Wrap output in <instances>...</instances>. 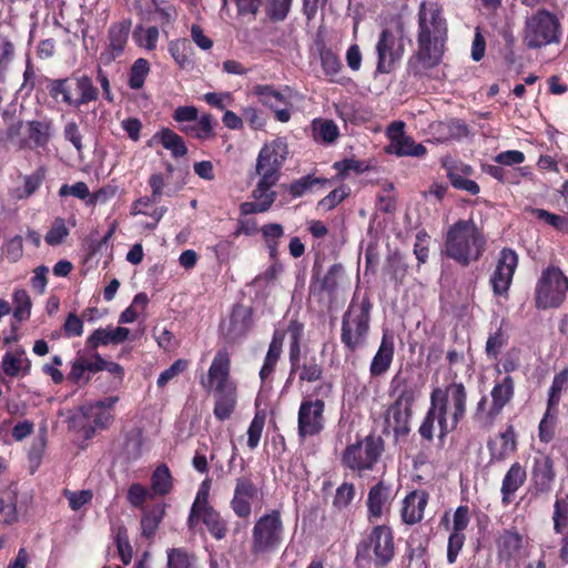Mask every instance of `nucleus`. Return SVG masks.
<instances>
[{
    "instance_id": "nucleus-1",
    "label": "nucleus",
    "mask_w": 568,
    "mask_h": 568,
    "mask_svg": "<svg viewBox=\"0 0 568 568\" xmlns=\"http://www.w3.org/2000/svg\"><path fill=\"white\" fill-rule=\"evenodd\" d=\"M417 50L407 62V73L423 78L442 63L448 39V23L437 2L423 1L418 8Z\"/></svg>"
},
{
    "instance_id": "nucleus-2",
    "label": "nucleus",
    "mask_w": 568,
    "mask_h": 568,
    "mask_svg": "<svg viewBox=\"0 0 568 568\" xmlns=\"http://www.w3.org/2000/svg\"><path fill=\"white\" fill-rule=\"evenodd\" d=\"M430 406L418 428L420 437L428 443L434 439L435 420L443 438L455 430L464 419L467 407V392L462 382H453L445 388L434 387L430 392Z\"/></svg>"
},
{
    "instance_id": "nucleus-3",
    "label": "nucleus",
    "mask_w": 568,
    "mask_h": 568,
    "mask_svg": "<svg viewBox=\"0 0 568 568\" xmlns=\"http://www.w3.org/2000/svg\"><path fill=\"white\" fill-rule=\"evenodd\" d=\"M214 395L213 414L220 422L229 419L237 406V385L231 377V354L227 347L219 348L210 365L207 379L201 381Z\"/></svg>"
},
{
    "instance_id": "nucleus-4",
    "label": "nucleus",
    "mask_w": 568,
    "mask_h": 568,
    "mask_svg": "<svg viewBox=\"0 0 568 568\" xmlns=\"http://www.w3.org/2000/svg\"><path fill=\"white\" fill-rule=\"evenodd\" d=\"M52 100L59 106L81 112L84 106L97 102L100 97L99 88L88 74L71 73L64 78H49L43 75L39 80Z\"/></svg>"
},
{
    "instance_id": "nucleus-5",
    "label": "nucleus",
    "mask_w": 568,
    "mask_h": 568,
    "mask_svg": "<svg viewBox=\"0 0 568 568\" xmlns=\"http://www.w3.org/2000/svg\"><path fill=\"white\" fill-rule=\"evenodd\" d=\"M487 246V239L473 219L458 220L444 235V254L463 267L478 262Z\"/></svg>"
},
{
    "instance_id": "nucleus-6",
    "label": "nucleus",
    "mask_w": 568,
    "mask_h": 568,
    "mask_svg": "<svg viewBox=\"0 0 568 568\" xmlns=\"http://www.w3.org/2000/svg\"><path fill=\"white\" fill-rule=\"evenodd\" d=\"M406 26L402 16L392 17L382 29L375 51L376 72L390 73L405 53Z\"/></svg>"
},
{
    "instance_id": "nucleus-7",
    "label": "nucleus",
    "mask_w": 568,
    "mask_h": 568,
    "mask_svg": "<svg viewBox=\"0 0 568 568\" xmlns=\"http://www.w3.org/2000/svg\"><path fill=\"white\" fill-rule=\"evenodd\" d=\"M389 393L395 396L394 403L388 408V414L394 419V432L396 435L406 436L410 432L413 406L419 396L420 388L412 377L397 373L390 381Z\"/></svg>"
},
{
    "instance_id": "nucleus-8",
    "label": "nucleus",
    "mask_w": 568,
    "mask_h": 568,
    "mask_svg": "<svg viewBox=\"0 0 568 568\" xmlns=\"http://www.w3.org/2000/svg\"><path fill=\"white\" fill-rule=\"evenodd\" d=\"M395 557L394 532L388 525H373L361 534L357 559L371 560L375 568H386Z\"/></svg>"
},
{
    "instance_id": "nucleus-9",
    "label": "nucleus",
    "mask_w": 568,
    "mask_h": 568,
    "mask_svg": "<svg viewBox=\"0 0 568 568\" xmlns=\"http://www.w3.org/2000/svg\"><path fill=\"white\" fill-rule=\"evenodd\" d=\"M284 540V525L280 510L273 509L262 515L252 529L250 551L255 558L276 552Z\"/></svg>"
},
{
    "instance_id": "nucleus-10",
    "label": "nucleus",
    "mask_w": 568,
    "mask_h": 568,
    "mask_svg": "<svg viewBox=\"0 0 568 568\" xmlns=\"http://www.w3.org/2000/svg\"><path fill=\"white\" fill-rule=\"evenodd\" d=\"M562 27L557 14L539 9L527 18L524 42L529 49H540L561 41Z\"/></svg>"
},
{
    "instance_id": "nucleus-11",
    "label": "nucleus",
    "mask_w": 568,
    "mask_h": 568,
    "mask_svg": "<svg viewBox=\"0 0 568 568\" xmlns=\"http://www.w3.org/2000/svg\"><path fill=\"white\" fill-rule=\"evenodd\" d=\"M568 277L560 267L542 270L535 286V306L538 310L558 308L567 298Z\"/></svg>"
},
{
    "instance_id": "nucleus-12",
    "label": "nucleus",
    "mask_w": 568,
    "mask_h": 568,
    "mask_svg": "<svg viewBox=\"0 0 568 568\" xmlns=\"http://www.w3.org/2000/svg\"><path fill=\"white\" fill-rule=\"evenodd\" d=\"M118 402V396H109L79 407L80 415L74 418V422H79L87 439L92 438L98 429H106L112 424L113 410Z\"/></svg>"
},
{
    "instance_id": "nucleus-13",
    "label": "nucleus",
    "mask_w": 568,
    "mask_h": 568,
    "mask_svg": "<svg viewBox=\"0 0 568 568\" xmlns=\"http://www.w3.org/2000/svg\"><path fill=\"white\" fill-rule=\"evenodd\" d=\"M344 277L345 271L339 263L333 264L323 277H320L316 267H314L310 283V297L324 305H331L335 300L336 290Z\"/></svg>"
},
{
    "instance_id": "nucleus-14",
    "label": "nucleus",
    "mask_w": 568,
    "mask_h": 568,
    "mask_svg": "<svg viewBox=\"0 0 568 568\" xmlns=\"http://www.w3.org/2000/svg\"><path fill=\"white\" fill-rule=\"evenodd\" d=\"M287 154V143L283 139H275L264 144L256 159V174L260 176L271 175L272 180L278 181L280 170L286 161Z\"/></svg>"
},
{
    "instance_id": "nucleus-15",
    "label": "nucleus",
    "mask_w": 568,
    "mask_h": 568,
    "mask_svg": "<svg viewBox=\"0 0 568 568\" xmlns=\"http://www.w3.org/2000/svg\"><path fill=\"white\" fill-rule=\"evenodd\" d=\"M554 458L546 453L538 452L532 457L530 467V491L532 496L549 495L556 480Z\"/></svg>"
},
{
    "instance_id": "nucleus-16",
    "label": "nucleus",
    "mask_w": 568,
    "mask_h": 568,
    "mask_svg": "<svg viewBox=\"0 0 568 568\" xmlns=\"http://www.w3.org/2000/svg\"><path fill=\"white\" fill-rule=\"evenodd\" d=\"M405 122L393 121L386 129V135L389 143L385 146L387 154L396 156L423 158L427 149L422 143H416L414 139L405 133Z\"/></svg>"
},
{
    "instance_id": "nucleus-17",
    "label": "nucleus",
    "mask_w": 568,
    "mask_h": 568,
    "mask_svg": "<svg viewBox=\"0 0 568 568\" xmlns=\"http://www.w3.org/2000/svg\"><path fill=\"white\" fill-rule=\"evenodd\" d=\"M324 407L322 399L305 398L298 408L297 434L301 440L318 435L324 428Z\"/></svg>"
},
{
    "instance_id": "nucleus-18",
    "label": "nucleus",
    "mask_w": 568,
    "mask_h": 568,
    "mask_svg": "<svg viewBox=\"0 0 568 568\" xmlns=\"http://www.w3.org/2000/svg\"><path fill=\"white\" fill-rule=\"evenodd\" d=\"M518 266V254L509 247L500 251L495 271L489 283L496 296H507L515 271Z\"/></svg>"
},
{
    "instance_id": "nucleus-19",
    "label": "nucleus",
    "mask_w": 568,
    "mask_h": 568,
    "mask_svg": "<svg viewBox=\"0 0 568 568\" xmlns=\"http://www.w3.org/2000/svg\"><path fill=\"white\" fill-rule=\"evenodd\" d=\"M252 94L261 104L274 112L278 122L286 123L291 120L293 104L282 91L271 84H256L252 88Z\"/></svg>"
},
{
    "instance_id": "nucleus-20",
    "label": "nucleus",
    "mask_w": 568,
    "mask_h": 568,
    "mask_svg": "<svg viewBox=\"0 0 568 568\" xmlns=\"http://www.w3.org/2000/svg\"><path fill=\"white\" fill-rule=\"evenodd\" d=\"M132 21L131 19H123L113 22L108 30V45L101 52L100 59L109 64L124 54L128 45L129 37L131 33Z\"/></svg>"
},
{
    "instance_id": "nucleus-21",
    "label": "nucleus",
    "mask_w": 568,
    "mask_h": 568,
    "mask_svg": "<svg viewBox=\"0 0 568 568\" xmlns=\"http://www.w3.org/2000/svg\"><path fill=\"white\" fill-rule=\"evenodd\" d=\"M258 496V487L252 475L241 476L235 480V488L230 506L236 517L246 519L252 514V501Z\"/></svg>"
},
{
    "instance_id": "nucleus-22",
    "label": "nucleus",
    "mask_w": 568,
    "mask_h": 568,
    "mask_svg": "<svg viewBox=\"0 0 568 568\" xmlns=\"http://www.w3.org/2000/svg\"><path fill=\"white\" fill-rule=\"evenodd\" d=\"M491 403L485 414V424L491 425L501 414L503 409L508 405L515 396V381L510 375H506L495 382L490 390Z\"/></svg>"
},
{
    "instance_id": "nucleus-23",
    "label": "nucleus",
    "mask_w": 568,
    "mask_h": 568,
    "mask_svg": "<svg viewBox=\"0 0 568 568\" xmlns=\"http://www.w3.org/2000/svg\"><path fill=\"white\" fill-rule=\"evenodd\" d=\"M429 494L423 489H415L406 495L400 509V518L406 525H415L423 520L428 504Z\"/></svg>"
},
{
    "instance_id": "nucleus-24",
    "label": "nucleus",
    "mask_w": 568,
    "mask_h": 568,
    "mask_svg": "<svg viewBox=\"0 0 568 568\" xmlns=\"http://www.w3.org/2000/svg\"><path fill=\"white\" fill-rule=\"evenodd\" d=\"M149 186L151 187L150 196H141L133 202L132 212L138 210H143V207H149L150 205L158 203L163 195L174 196L179 190L182 189V185L178 187L168 186L164 181V175L162 173H153L150 175L148 180Z\"/></svg>"
},
{
    "instance_id": "nucleus-25",
    "label": "nucleus",
    "mask_w": 568,
    "mask_h": 568,
    "mask_svg": "<svg viewBox=\"0 0 568 568\" xmlns=\"http://www.w3.org/2000/svg\"><path fill=\"white\" fill-rule=\"evenodd\" d=\"M527 471L519 462L510 465L506 471L500 486L501 503L507 506L513 503L516 493L525 485Z\"/></svg>"
},
{
    "instance_id": "nucleus-26",
    "label": "nucleus",
    "mask_w": 568,
    "mask_h": 568,
    "mask_svg": "<svg viewBox=\"0 0 568 568\" xmlns=\"http://www.w3.org/2000/svg\"><path fill=\"white\" fill-rule=\"evenodd\" d=\"M390 493V486L386 485L383 480L369 489L366 506L367 519L371 524L382 518L384 509L389 506Z\"/></svg>"
},
{
    "instance_id": "nucleus-27",
    "label": "nucleus",
    "mask_w": 568,
    "mask_h": 568,
    "mask_svg": "<svg viewBox=\"0 0 568 568\" xmlns=\"http://www.w3.org/2000/svg\"><path fill=\"white\" fill-rule=\"evenodd\" d=\"M394 353L395 345L393 335L384 334L379 347L369 366L372 377L383 376L389 369L393 363Z\"/></svg>"
},
{
    "instance_id": "nucleus-28",
    "label": "nucleus",
    "mask_w": 568,
    "mask_h": 568,
    "mask_svg": "<svg viewBox=\"0 0 568 568\" xmlns=\"http://www.w3.org/2000/svg\"><path fill=\"white\" fill-rule=\"evenodd\" d=\"M499 439L501 442L500 447H496L494 440H488L487 447L490 454L491 460L503 462L510 455L515 454L518 449L517 433L514 425L509 424L506 426L504 432L499 433Z\"/></svg>"
},
{
    "instance_id": "nucleus-29",
    "label": "nucleus",
    "mask_w": 568,
    "mask_h": 568,
    "mask_svg": "<svg viewBox=\"0 0 568 568\" xmlns=\"http://www.w3.org/2000/svg\"><path fill=\"white\" fill-rule=\"evenodd\" d=\"M130 335V329L126 327L119 326L116 328H97L87 338V346L91 349H97L100 346L109 344H122Z\"/></svg>"
},
{
    "instance_id": "nucleus-30",
    "label": "nucleus",
    "mask_w": 568,
    "mask_h": 568,
    "mask_svg": "<svg viewBox=\"0 0 568 568\" xmlns=\"http://www.w3.org/2000/svg\"><path fill=\"white\" fill-rule=\"evenodd\" d=\"M384 450L381 436H367L364 446L357 443V469H369L378 460Z\"/></svg>"
},
{
    "instance_id": "nucleus-31",
    "label": "nucleus",
    "mask_w": 568,
    "mask_h": 568,
    "mask_svg": "<svg viewBox=\"0 0 568 568\" xmlns=\"http://www.w3.org/2000/svg\"><path fill=\"white\" fill-rule=\"evenodd\" d=\"M284 338V332L278 329L274 331L263 365L260 369V378L263 383H265L275 372L277 362L282 354Z\"/></svg>"
},
{
    "instance_id": "nucleus-32",
    "label": "nucleus",
    "mask_w": 568,
    "mask_h": 568,
    "mask_svg": "<svg viewBox=\"0 0 568 568\" xmlns=\"http://www.w3.org/2000/svg\"><path fill=\"white\" fill-rule=\"evenodd\" d=\"M253 324V310L243 304H235L230 315L229 334L236 338L243 337Z\"/></svg>"
},
{
    "instance_id": "nucleus-33",
    "label": "nucleus",
    "mask_w": 568,
    "mask_h": 568,
    "mask_svg": "<svg viewBox=\"0 0 568 568\" xmlns=\"http://www.w3.org/2000/svg\"><path fill=\"white\" fill-rule=\"evenodd\" d=\"M298 374L300 382L315 383L323 376V365L315 354L305 352L303 361L298 363L297 368H290V378Z\"/></svg>"
},
{
    "instance_id": "nucleus-34",
    "label": "nucleus",
    "mask_w": 568,
    "mask_h": 568,
    "mask_svg": "<svg viewBox=\"0 0 568 568\" xmlns=\"http://www.w3.org/2000/svg\"><path fill=\"white\" fill-rule=\"evenodd\" d=\"M202 523L212 538L220 541L227 536L229 523L215 508L206 509L196 516V526Z\"/></svg>"
},
{
    "instance_id": "nucleus-35",
    "label": "nucleus",
    "mask_w": 568,
    "mask_h": 568,
    "mask_svg": "<svg viewBox=\"0 0 568 568\" xmlns=\"http://www.w3.org/2000/svg\"><path fill=\"white\" fill-rule=\"evenodd\" d=\"M498 557L503 560L514 559L523 548V535L515 528L505 529L496 541Z\"/></svg>"
},
{
    "instance_id": "nucleus-36",
    "label": "nucleus",
    "mask_w": 568,
    "mask_h": 568,
    "mask_svg": "<svg viewBox=\"0 0 568 568\" xmlns=\"http://www.w3.org/2000/svg\"><path fill=\"white\" fill-rule=\"evenodd\" d=\"M165 516V505L156 504L150 508H145L141 516V535L143 538L151 540L155 537L160 524Z\"/></svg>"
},
{
    "instance_id": "nucleus-37",
    "label": "nucleus",
    "mask_w": 568,
    "mask_h": 568,
    "mask_svg": "<svg viewBox=\"0 0 568 568\" xmlns=\"http://www.w3.org/2000/svg\"><path fill=\"white\" fill-rule=\"evenodd\" d=\"M210 479L203 480L200 485L187 516L186 525L189 529H194L196 527V516H199V514L206 509L209 510L214 508L210 504Z\"/></svg>"
},
{
    "instance_id": "nucleus-38",
    "label": "nucleus",
    "mask_w": 568,
    "mask_h": 568,
    "mask_svg": "<svg viewBox=\"0 0 568 568\" xmlns=\"http://www.w3.org/2000/svg\"><path fill=\"white\" fill-rule=\"evenodd\" d=\"M158 141L165 150L171 151L173 158H182L187 153V146L181 135L169 128H162L152 138Z\"/></svg>"
},
{
    "instance_id": "nucleus-39",
    "label": "nucleus",
    "mask_w": 568,
    "mask_h": 568,
    "mask_svg": "<svg viewBox=\"0 0 568 568\" xmlns=\"http://www.w3.org/2000/svg\"><path fill=\"white\" fill-rule=\"evenodd\" d=\"M408 272V265L404 262L398 252L389 254L385 261L382 273L395 285L403 284Z\"/></svg>"
},
{
    "instance_id": "nucleus-40",
    "label": "nucleus",
    "mask_w": 568,
    "mask_h": 568,
    "mask_svg": "<svg viewBox=\"0 0 568 568\" xmlns=\"http://www.w3.org/2000/svg\"><path fill=\"white\" fill-rule=\"evenodd\" d=\"M28 128V140L37 148H44L49 143L53 122L52 120H32L27 123Z\"/></svg>"
},
{
    "instance_id": "nucleus-41",
    "label": "nucleus",
    "mask_w": 568,
    "mask_h": 568,
    "mask_svg": "<svg viewBox=\"0 0 568 568\" xmlns=\"http://www.w3.org/2000/svg\"><path fill=\"white\" fill-rule=\"evenodd\" d=\"M338 135V126L333 120L320 118L312 121V136L317 143L331 144Z\"/></svg>"
},
{
    "instance_id": "nucleus-42",
    "label": "nucleus",
    "mask_w": 568,
    "mask_h": 568,
    "mask_svg": "<svg viewBox=\"0 0 568 568\" xmlns=\"http://www.w3.org/2000/svg\"><path fill=\"white\" fill-rule=\"evenodd\" d=\"M47 170L44 166H39L34 172L23 178V187L13 190L12 196L16 200H27L32 196L37 190L42 185L45 179Z\"/></svg>"
},
{
    "instance_id": "nucleus-43",
    "label": "nucleus",
    "mask_w": 568,
    "mask_h": 568,
    "mask_svg": "<svg viewBox=\"0 0 568 568\" xmlns=\"http://www.w3.org/2000/svg\"><path fill=\"white\" fill-rule=\"evenodd\" d=\"M151 490L154 495L165 496L173 489V477L166 464L159 465L151 475Z\"/></svg>"
},
{
    "instance_id": "nucleus-44",
    "label": "nucleus",
    "mask_w": 568,
    "mask_h": 568,
    "mask_svg": "<svg viewBox=\"0 0 568 568\" xmlns=\"http://www.w3.org/2000/svg\"><path fill=\"white\" fill-rule=\"evenodd\" d=\"M12 303L14 305L12 316L20 323L28 321L31 316L32 301L24 288H16L12 293Z\"/></svg>"
},
{
    "instance_id": "nucleus-45",
    "label": "nucleus",
    "mask_w": 568,
    "mask_h": 568,
    "mask_svg": "<svg viewBox=\"0 0 568 568\" xmlns=\"http://www.w3.org/2000/svg\"><path fill=\"white\" fill-rule=\"evenodd\" d=\"M276 183L277 181L272 180L271 175L260 176V181L252 192V196L256 202L267 205V211L271 209L277 196L276 192L271 190Z\"/></svg>"
},
{
    "instance_id": "nucleus-46",
    "label": "nucleus",
    "mask_w": 568,
    "mask_h": 568,
    "mask_svg": "<svg viewBox=\"0 0 568 568\" xmlns=\"http://www.w3.org/2000/svg\"><path fill=\"white\" fill-rule=\"evenodd\" d=\"M551 519L554 532H562L568 528V494L556 496Z\"/></svg>"
},
{
    "instance_id": "nucleus-47",
    "label": "nucleus",
    "mask_w": 568,
    "mask_h": 568,
    "mask_svg": "<svg viewBox=\"0 0 568 568\" xmlns=\"http://www.w3.org/2000/svg\"><path fill=\"white\" fill-rule=\"evenodd\" d=\"M212 115L204 114L194 124H187L180 128L181 132L187 136L199 140H206L213 135Z\"/></svg>"
},
{
    "instance_id": "nucleus-48",
    "label": "nucleus",
    "mask_w": 568,
    "mask_h": 568,
    "mask_svg": "<svg viewBox=\"0 0 568 568\" xmlns=\"http://www.w3.org/2000/svg\"><path fill=\"white\" fill-rule=\"evenodd\" d=\"M150 73V63L144 58L136 59L130 68L128 85L132 90H139L144 85Z\"/></svg>"
},
{
    "instance_id": "nucleus-49",
    "label": "nucleus",
    "mask_w": 568,
    "mask_h": 568,
    "mask_svg": "<svg viewBox=\"0 0 568 568\" xmlns=\"http://www.w3.org/2000/svg\"><path fill=\"white\" fill-rule=\"evenodd\" d=\"M24 355L23 348H18L14 352H6L2 357V372L6 376L14 378L18 377L22 368V356Z\"/></svg>"
},
{
    "instance_id": "nucleus-50",
    "label": "nucleus",
    "mask_w": 568,
    "mask_h": 568,
    "mask_svg": "<svg viewBox=\"0 0 568 568\" xmlns=\"http://www.w3.org/2000/svg\"><path fill=\"white\" fill-rule=\"evenodd\" d=\"M557 409L547 408L538 426V437L541 443L548 444L555 438Z\"/></svg>"
},
{
    "instance_id": "nucleus-51",
    "label": "nucleus",
    "mask_w": 568,
    "mask_h": 568,
    "mask_svg": "<svg viewBox=\"0 0 568 568\" xmlns=\"http://www.w3.org/2000/svg\"><path fill=\"white\" fill-rule=\"evenodd\" d=\"M190 51V43L186 39H178L169 44L170 54L182 69H186L192 64Z\"/></svg>"
},
{
    "instance_id": "nucleus-52",
    "label": "nucleus",
    "mask_w": 568,
    "mask_h": 568,
    "mask_svg": "<svg viewBox=\"0 0 568 568\" xmlns=\"http://www.w3.org/2000/svg\"><path fill=\"white\" fill-rule=\"evenodd\" d=\"M568 383V368H564L554 376L551 386L548 393L547 408L557 409L560 402L561 392Z\"/></svg>"
},
{
    "instance_id": "nucleus-53",
    "label": "nucleus",
    "mask_w": 568,
    "mask_h": 568,
    "mask_svg": "<svg viewBox=\"0 0 568 568\" xmlns=\"http://www.w3.org/2000/svg\"><path fill=\"white\" fill-rule=\"evenodd\" d=\"M407 568L415 565L416 568H429L428 541H420L416 547H408L406 552Z\"/></svg>"
},
{
    "instance_id": "nucleus-54",
    "label": "nucleus",
    "mask_w": 568,
    "mask_h": 568,
    "mask_svg": "<svg viewBox=\"0 0 568 568\" xmlns=\"http://www.w3.org/2000/svg\"><path fill=\"white\" fill-rule=\"evenodd\" d=\"M527 211L530 212L536 219L544 221L546 224L552 226L557 231H568V217L564 215L555 214L538 207H528Z\"/></svg>"
},
{
    "instance_id": "nucleus-55",
    "label": "nucleus",
    "mask_w": 568,
    "mask_h": 568,
    "mask_svg": "<svg viewBox=\"0 0 568 568\" xmlns=\"http://www.w3.org/2000/svg\"><path fill=\"white\" fill-rule=\"evenodd\" d=\"M1 256L8 263H17L23 257V240L21 235H14L1 246Z\"/></svg>"
},
{
    "instance_id": "nucleus-56",
    "label": "nucleus",
    "mask_w": 568,
    "mask_h": 568,
    "mask_svg": "<svg viewBox=\"0 0 568 568\" xmlns=\"http://www.w3.org/2000/svg\"><path fill=\"white\" fill-rule=\"evenodd\" d=\"M326 182V179H318L313 178L312 175H306L292 182L287 190L293 197H300L312 190L315 185H324Z\"/></svg>"
},
{
    "instance_id": "nucleus-57",
    "label": "nucleus",
    "mask_w": 568,
    "mask_h": 568,
    "mask_svg": "<svg viewBox=\"0 0 568 568\" xmlns=\"http://www.w3.org/2000/svg\"><path fill=\"white\" fill-rule=\"evenodd\" d=\"M447 179L452 186L456 190L466 191L471 195H477L480 191L478 183L474 180L466 179L458 171L449 169L447 172Z\"/></svg>"
},
{
    "instance_id": "nucleus-58",
    "label": "nucleus",
    "mask_w": 568,
    "mask_h": 568,
    "mask_svg": "<svg viewBox=\"0 0 568 568\" xmlns=\"http://www.w3.org/2000/svg\"><path fill=\"white\" fill-rule=\"evenodd\" d=\"M265 414L256 412L247 429V446L255 449L258 446L265 425Z\"/></svg>"
},
{
    "instance_id": "nucleus-59",
    "label": "nucleus",
    "mask_w": 568,
    "mask_h": 568,
    "mask_svg": "<svg viewBox=\"0 0 568 568\" xmlns=\"http://www.w3.org/2000/svg\"><path fill=\"white\" fill-rule=\"evenodd\" d=\"M508 343V336L500 326L496 332L490 333L486 342V354L491 359H497L500 349Z\"/></svg>"
},
{
    "instance_id": "nucleus-60",
    "label": "nucleus",
    "mask_w": 568,
    "mask_h": 568,
    "mask_svg": "<svg viewBox=\"0 0 568 568\" xmlns=\"http://www.w3.org/2000/svg\"><path fill=\"white\" fill-rule=\"evenodd\" d=\"M68 235L69 230L65 225V221L62 217H57L47 232L44 240L49 245L55 246L61 244Z\"/></svg>"
},
{
    "instance_id": "nucleus-61",
    "label": "nucleus",
    "mask_w": 568,
    "mask_h": 568,
    "mask_svg": "<svg viewBox=\"0 0 568 568\" xmlns=\"http://www.w3.org/2000/svg\"><path fill=\"white\" fill-rule=\"evenodd\" d=\"M292 0H266V13L272 21H283L291 9Z\"/></svg>"
},
{
    "instance_id": "nucleus-62",
    "label": "nucleus",
    "mask_w": 568,
    "mask_h": 568,
    "mask_svg": "<svg viewBox=\"0 0 568 568\" xmlns=\"http://www.w3.org/2000/svg\"><path fill=\"white\" fill-rule=\"evenodd\" d=\"M466 540L464 532L450 531L447 542V562L453 565L456 562Z\"/></svg>"
},
{
    "instance_id": "nucleus-63",
    "label": "nucleus",
    "mask_w": 568,
    "mask_h": 568,
    "mask_svg": "<svg viewBox=\"0 0 568 568\" xmlns=\"http://www.w3.org/2000/svg\"><path fill=\"white\" fill-rule=\"evenodd\" d=\"M429 234L426 230H419L416 234V242L414 244V254L418 261V265L425 264L429 255Z\"/></svg>"
},
{
    "instance_id": "nucleus-64",
    "label": "nucleus",
    "mask_w": 568,
    "mask_h": 568,
    "mask_svg": "<svg viewBox=\"0 0 568 568\" xmlns=\"http://www.w3.org/2000/svg\"><path fill=\"white\" fill-rule=\"evenodd\" d=\"M189 367V361L179 358L169 368L163 371L158 378V386L164 387L170 381L182 374Z\"/></svg>"
}]
</instances>
